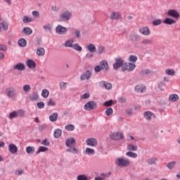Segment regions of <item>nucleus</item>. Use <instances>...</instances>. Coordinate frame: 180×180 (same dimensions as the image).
I'll use <instances>...</instances> for the list:
<instances>
[{"instance_id": "obj_56", "label": "nucleus", "mask_w": 180, "mask_h": 180, "mask_svg": "<svg viewBox=\"0 0 180 180\" xmlns=\"http://www.w3.org/2000/svg\"><path fill=\"white\" fill-rule=\"evenodd\" d=\"M48 106H56V102L53 101V98H49L47 101Z\"/></svg>"}, {"instance_id": "obj_22", "label": "nucleus", "mask_w": 180, "mask_h": 180, "mask_svg": "<svg viewBox=\"0 0 180 180\" xmlns=\"http://www.w3.org/2000/svg\"><path fill=\"white\" fill-rule=\"evenodd\" d=\"M152 73L153 72L150 69H143L139 72V74L141 75V77H144L145 75H151Z\"/></svg>"}, {"instance_id": "obj_39", "label": "nucleus", "mask_w": 180, "mask_h": 180, "mask_svg": "<svg viewBox=\"0 0 180 180\" xmlns=\"http://www.w3.org/2000/svg\"><path fill=\"white\" fill-rule=\"evenodd\" d=\"M49 94H50V92H49V90L46 89L42 90L41 96L44 97L45 99L46 98H49Z\"/></svg>"}, {"instance_id": "obj_54", "label": "nucleus", "mask_w": 180, "mask_h": 180, "mask_svg": "<svg viewBox=\"0 0 180 180\" xmlns=\"http://www.w3.org/2000/svg\"><path fill=\"white\" fill-rule=\"evenodd\" d=\"M161 23H162L161 19H157L153 21V25L154 26H159V25H161Z\"/></svg>"}, {"instance_id": "obj_9", "label": "nucleus", "mask_w": 180, "mask_h": 180, "mask_svg": "<svg viewBox=\"0 0 180 180\" xmlns=\"http://www.w3.org/2000/svg\"><path fill=\"white\" fill-rule=\"evenodd\" d=\"M167 16H171L174 19H178L179 18V13L175 9H170L167 12Z\"/></svg>"}, {"instance_id": "obj_26", "label": "nucleus", "mask_w": 180, "mask_h": 180, "mask_svg": "<svg viewBox=\"0 0 180 180\" xmlns=\"http://www.w3.org/2000/svg\"><path fill=\"white\" fill-rule=\"evenodd\" d=\"M149 165H157V162H158V159L157 158H151L147 161Z\"/></svg>"}, {"instance_id": "obj_50", "label": "nucleus", "mask_w": 180, "mask_h": 180, "mask_svg": "<svg viewBox=\"0 0 180 180\" xmlns=\"http://www.w3.org/2000/svg\"><path fill=\"white\" fill-rule=\"evenodd\" d=\"M104 51H105V47H103V46H98L97 48V54H103Z\"/></svg>"}, {"instance_id": "obj_23", "label": "nucleus", "mask_w": 180, "mask_h": 180, "mask_svg": "<svg viewBox=\"0 0 180 180\" xmlns=\"http://www.w3.org/2000/svg\"><path fill=\"white\" fill-rule=\"evenodd\" d=\"M67 153H71L72 154H78V149L75 148V146H68V148L66 150Z\"/></svg>"}, {"instance_id": "obj_7", "label": "nucleus", "mask_w": 180, "mask_h": 180, "mask_svg": "<svg viewBox=\"0 0 180 180\" xmlns=\"http://www.w3.org/2000/svg\"><path fill=\"white\" fill-rule=\"evenodd\" d=\"M67 32H68L67 27L61 25H58L56 27V32L57 33V34H66Z\"/></svg>"}, {"instance_id": "obj_46", "label": "nucleus", "mask_w": 180, "mask_h": 180, "mask_svg": "<svg viewBox=\"0 0 180 180\" xmlns=\"http://www.w3.org/2000/svg\"><path fill=\"white\" fill-rule=\"evenodd\" d=\"M126 155L127 157H130L131 158H137V154L133 152H127L126 153Z\"/></svg>"}, {"instance_id": "obj_33", "label": "nucleus", "mask_w": 180, "mask_h": 180, "mask_svg": "<svg viewBox=\"0 0 180 180\" xmlns=\"http://www.w3.org/2000/svg\"><path fill=\"white\" fill-rule=\"evenodd\" d=\"M34 19L32 18H30L27 15H25L22 17V22L23 23H30V22H33Z\"/></svg>"}, {"instance_id": "obj_24", "label": "nucleus", "mask_w": 180, "mask_h": 180, "mask_svg": "<svg viewBox=\"0 0 180 180\" xmlns=\"http://www.w3.org/2000/svg\"><path fill=\"white\" fill-rule=\"evenodd\" d=\"M39 99V94L37 92H32L30 96V100L31 102H36Z\"/></svg>"}, {"instance_id": "obj_44", "label": "nucleus", "mask_w": 180, "mask_h": 180, "mask_svg": "<svg viewBox=\"0 0 180 180\" xmlns=\"http://www.w3.org/2000/svg\"><path fill=\"white\" fill-rule=\"evenodd\" d=\"M72 43H74V40H72V39L67 40L65 42V46L66 47H73Z\"/></svg>"}, {"instance_id": "obj_32", "label": "nucleus", "mask_w": 180, "mask_h": 180, "mask_svg": "<svg viewBox=\"0 0 180 180\" xmlns=\"http://www.w3.org/2000/svg\"><path fill=\"white\" fill-rule=\"evenodd\" d=\"M62 133H63V131L60 129L55 130L54 133H53V136H54L55 139H60V137H61Z\"/></svg>"}, {"instance_id": "obj_18", "label": "nucleus", "mask_w": 180, "mask_h": 180, "mask_svg": "<svg viewBox=\"0 0 180 180\" xmlns=\"http://www.w3.org/2000/svg\"><path fill=\"white\" fill-rule=\"evenodd\" d=\"M13 68L14 70H17L18 71H24V70L26 69V66L22 63H18L13 66Z\"/></svg>"}, {"instance_id": "obj_29", "label": "nucleus", "mask_w": 180, "mask_h": 180, "mask_svg": "<svg viewBox=\"0 0 180 180\" xmlns=\"http://www.w3.org/2000/svg\"><path fill=\"white\" fill-rule=\"evenodd\" d=\"M87 49L90 53H96V46L94 44H89Z\"/></svg>"}, {"instance_id": "obj_49", "label": "nucleus", "mask_w": 180, "mask_h": 180, "mask_svg": "<svg viewBox=\"0 0 180 180\" xmlns=\"http://www.w3.org/2000/svg\"><path fill=\"white\" fill-rule=\"evenodd\" d=\"M77 180H89L88 176H85V174L78 175L77 177Z\"/></svg>"}, {"instance_id": "obj_13", "label": "nucleus", "mask_w": 180, "mask_h": 180, "mask_svg": "<svg viewBox=\"0 0 180 180\" xmlns=\"http://www.w3.org/2000/svg\"><path fill=\"white\" fill-rule=\"evenodd\" d=\"M99 86L101 88H105V89L110 90L112 89V84L106 81H101L99 82Z\"/></svg>"}, {"instance_id": "obj_12", "label": "nucleus", "mask_w": 180, "mask_h": 180, "mask_svg": "<svg viewBox=\"0 0 180 180\" xmlns=\"http://www.w3.org/2000/svg\"><path fill=\"white\" fill-rule=\"evenodd\" d=\"M120 16H122L120 13L117 11H112L110 15V20H119Z\"/></svg>"}, {"instance_id": "obj_4", "label": "nucleus", "mask_w": 180, "mask_h": 180, "mask_svg": "<svg viewBox=\"0 0 180 180\" xmlns=\"http://www.w3.org/2000/svg\"><path fill=\"white\" fill-rule=\"evenodd\" d=\"M129 40L132 43H139L141 41V37L136 32L131 33L129 35Z\"/></svg>"}, {"instance_id": "obj_60", "label": "nucleus", "mask_w": 180, "mask_h": 180, "mask_svg": "<svg viewBox=\"0 0 180 180\" xmlns=\"http://www.w3.org/2000/svg\"><path fill=\"white\" fill-rule=\"evenodd\" d=\"M129 61H131V63H136L137 61V56L133 55L130 56Z\"/></svg>"}, {"instance_id": "obj_42", "label": "nucleus", "mask_w": 180, "mask_h": 180, "mask_svg": "<svg viewBox=\"0 0 180 180\" xmlns=\"http://www.w3.org/2000/svg\"><path fill=\"white\" fill-rule=\"evenodd\" d=\"M22 90L24 92H30V91H32V87H30V85L29 84H25L23 86Z\"/></svg>"}, {"instance_id": "obj_40", "label": "nucleus", "mask_w": 180, "mask_h": 180, "mask_svg": "<svg viewBox=\"0 0 180 180\" xmlns=\"http://www.w3.org/2000/svg\"><path fill=\"white\" fill-rule=\"evenodd\" d=\"M146 89V86H141L140 85H136L135 86V91L136 92H143Z\"/></svg>"}, {"instance_id": "obj_14", "label": "nucleus", "mask_w": 180, "mask_h": 180, "mask_svg": "<svg viewBox=\"0 0 180 180\" xmlns=\"http://www.w3.org/2000/svg\"><path fill=\"white\" fill-rule=\"evenodd\" d=\"M99 67L104 70V72H108L109 71V64L108 63V61L106 60H102L100 62Z\"/></svg>"}, {"instance_id": "obj_31", "label": "nucleus", "mask_w": 180, "mask_h": 180, "mask_svg": "<svg viewBox=\"0 0 180 180\" xmlns=\"http://www.w3.org/2000/svg\"><path fill=\"white\" fill-rule=\"evenodd\" d=\"M179 99V96L177 94H172L169 97V100L171 102H176Z\"/></svg>"}, {"instance_id": "obj_63", "label": "nucleus", "mask_w": 180, "mask_h": 180, "mask_svg": "<svg viewBox=\"0 0 180 180\" xmlns=\"http://www.w3.org/2000/svg\"><path fill=\"white\" fill-rule=\"evenodd\" d=\"M89 96H91L89 93H85L84 94L81 96V99H88V98H89Z\"/></svg>"}, {"instance_id": "obj_43", "label": "nucleus", "mask_w": 180, "mask_h": 180, "mask_svg": "<svg viewBox=\"0 0 180 180\" xmlns=\"http://www.w3.org/2000/svg\"><path fill=\"white\" fill-rule=\"evenodd\" d=\"M65 129L66 130H68V131H73V130H75V127L71 124H68L65 126Z\"/></svg>"}, {"instance_id": "obj_62", "label": "nucleus", "mask_w": 180, "mask_h": 180, "mask_svg": "<svg viewBox=\"0 0 180 180\" xmlns=\"http://www.w3.org/2000/svg\"><path fill=\"white\" fill-rule=\"evenodd\" d=\"M75 35L77 39H79L81 37V32L78 30H75Z\"/></svg>"}, {"instance_id": "obj_15", "label": "nucleus", "mask_w": 180, "mask_h": 180, "mask_svg": "<svg viewBox=\"0 0 180 180\" xmlns=\"http://www.w3.org/2000/svg\"><path fill=\"white\" fill-rule=\"evenodd\" d=\"M77 144V141L73 137L69 138L65 141L66 147H72V146H75Z\"/></svg>"}, {"instance_id": "obj_5", "label": "nucleus", "mask_w": 180, "mask_h": 180, "mask_svg": "<svg viewBox=\"0 0 180 180\" xmlns=\"http://www.w3.org/2000/svg\"><path fill=\"white\" fill-rule=\"evenodd\" d=\"M111 140H123L124 136L122 132H113L110 135Z\"/></svg>"}, {"instance_id": "obj_35", "label": "nucleus", "mask_w": 180, "mask_h": 180, "mask_svg": "<svg viewBox=\"0 0 180 180\" xmlns=\"http://www.w3.org/2000/svg\"><path fill=\"white\" fill-rule=\"evenodd\" d=\"M26 44H27V41H26V39L22 38L18 40V45L20 47H26Z\"/></svg>"}, {"instance_id": "obj_1", "label": "nucleus", "mask_w": 180, "mask_h": 180, "mask_svg": "<svg viewBox=\"0 0 180 180\" xmlns=\"http://www.w3.org/2000/svg\"><path fill=\"white\" fill-rule=\"evenodd\" d=\"M72 18V13L68 10H65L59 15L60 22H68Z\"/></svg>"}, {"instance_id": "obj_10", "label": "nucleus", "mask_w": 180, "mask_h": 180, "mask_svg": "<svg viewBox=\"0 0 180 180\" xmlns=\"http://www.w3.org/2000/svg\"><path fill=\"white\" fill-rule=\"evenodd\" d=\"M6 94L8 98H15L16 93L13 87H8L6 89Z\"/></svg>"}, {"instance_id": "obj_34", "label": "nucleus", "mask_w": 180, "mask_h": 180, "mask_svg": "<svg viewBox=\"0 0 180 180\" xmlns=\"http://www.w3.org/2000/svg\"><path fill=\"white\" fill-rule=\"evenodd\" d=\"M35 151H36V149L33 146H27L26 148V153L27 154H34Z\"/></svg>"}, {"instance_id": "obj_51", "label": "nucleus", "mask_w": 180, "mask_h": 180, "mask_svg": "<svg viewBox=\"0 0 180 180\" xmlns=\"http://www.w3.org/2000/svg\"><path fill=\"white\" fill-rule=\"evenodd\" d=\"M141 44H153V41L151 39H145L143 40V41L141 42Z\"/></svg>"}, {"instance_id": "obj_61", "label": "nucleus", "mask_w": 180, "mask_h": 180, "mask_svg": "<svg viewBox=\"0 0 180 180\" xmlns=\"http://www.w3.org/2000/svg\"><path fill=\"white\" fill-rule=\"evenodd\" d=\"M166 84L164 82H160V84L158 85V87L160 89V91H164L163 86H165Z\"/></svg>"}, {"instance_id": "obj_8", "label": "nucleus", "mask_w": 180, "mask_h": 180, "mask_svg": "<svg viewBox=\"0 0 180 180\" xmlns=\"http://www.w3.org/2000/svg\"><path fill=\"white\" fill-rule=\"evenodd\" d=\"M123 61L124 60L121 57L116 58L115 63L113 64L114 70H117L119 68H121Z\"/></svg>"}, {"instance_id": "obj_45", "label": "nucleus", "mask_w": 180, "mask_h": 180, "mask_svg": "<svg viewBox=\"0 0 180 180\" xmlns=\"http://www.w3.org/2000/svg\"><path fill=\"white\" fill-rule=\"evenodd\" d=\"M175 164H176V161L170 162L167 163V168H169V169H173L174 167H175Z\"/></svg>"}, {"instance_id": "obj_16", "label": "nucleus", "mask_w": 180, "mask_h": 180, "mask_svg": "<svg viewBox=\"0 0 180 180\" xmlns=\"http://www.w3.org/2000/svg\"><path fill=\"white\" fill-rule=\"evenodd\" d=\"M139 33H141V34H143L144 36H150V34H151V31H150L148 27H145L139 29Z\"/></svg>"}, {"instance_id": "obj_47", "label": "nucleus", "mask_w": 180, "mask_h": 180, "mask_svg": "<svg viewBox=\"0 0 180 180\" xmlns=\"http://www.w3.org/2000/svg\"><path fill=\"white\" fill-rule=\"evenodd\" d=\"M166 74H167V75H171L172 77H174V75H175V70L172 69H167L166 70Z\"/></svg>"}, {"instance_id": "obj_53", "label": "nucleus", "mask_w": 180, "mask_h": 180, "mask_svg": "<svg viewBox=\"0 0 180 180\" xmlns=\"http://www.w3.org/2000/svg\"><path fill=\"white\" fill-rule=\"evenodd\" d=\"M106 116H110V115H113V109L112 108H109L105 110Z\"/></svg>"}, {"instance_id": "obj_64", "label": "nucleus", "mask_w": 180, "mask_h": 180, "mask_svg": "<svg viewBox=\"0 0 180 180\" xmlns=\"http://www.w3.org/2000/svg\"><path fill=\"white\" fill-rule=\"evenodd\" d=\"M41 144L43 145V146H50V141H49L48 140H47V139H44V141H41Z\"/></svg>"}, {"instance_id": "obj_38", "label": "nucleus", "mask_w": 180, "mask_h": 180, "mask_svg": "<svg viewBox=\"0 0 180 180\" xmlns=\"http://www.w3.org/2000/svg\"><path fill=\"white\" fill-rule=\"evenodd\" d=\"M85 154H86V155H94V154H95V150L90 148H86Z\"/></svg>"}, {"instance_id": "obj_6", "label": "nucleus", "mask_w": 180, "mask_h": 180, "mask_svg": "<svg viewBox=\"0 0 180 180\" xmlns=\"http://www.w3.org/2000/svg\"><path fill=\"white\" fill-rule=\"evenodd\" d=\"M84 109L85 110H88V111L94 110V109H96V103H95V101H94L87 102L84 105Z\"/></svg>"}, {"instance_id": "obj_58", "label": "nucleus", "mask_w": 180, "mask_h": 180, "mask_svg": "<svg viewBox=\"0 0 180 180\" xmlns=\"http://www.w3.org/2000/svg\"><path fill=\"white\" fill-rule=\"evenodd\" d=\"M128 67L129 71H134V68H136V65L134 63H129Z\"/></svg>"}, {"instance_id": "obj_57", "label": "nucleus", "mask_w": 180, "mask_h": 180, "mask_svg": "<svg viewBox=\"0 0 180 180\" xmlns=\"http://www.w3.org/2000/svg\"><path fill=\"white\" fill-rule=\"evenodd\" d=\"M60 89H62L63 91H65V89H67V83L61 82L60 83Z\"/></svg>"}, {"instance_id": "obj_25", "label": "nucleus", "mask_w": 180, "mask_h": 180, "mask_svg": "<svg viewBox=\"0 0 180 180\" xmlns=\"http://www.w3.org/2000/svg\"><path fill=\"white\" fill-rule=\"evenodd\" d=\"M57 119H58V113L53 112L49 116L50 122L54 123V122H57Z\"/></svg>"}, {"instance_id": "obj_41", "label": "nucleus", "mask_w": 180, "mask_h": 180, "mask_svg": "<svg viewBox=\"0 0 180 180\" xmlns=\"http://www.w3.org/2000/svg\"><path fill=\"white\" fill-rule=\"evenodd\" d=\"M137 146L136 145H128L127 146V149L129 150V151H137Z\"/></svg>"}, {"instance_id": "obj_48", "label": "nucleus", "mask_w": 180, "mask_h": 180, "mask_svg": "<svg viewBox=\"0 0 180 180\" xmlns=\"http://www.w3.org/2000/svg\"><path fill=\"white\" fill-rule=\"evenodd\" d=\"M73 49L74 50H76V51H82V47H81L78 44H75L73 45Z\"/></svg>"}, {"instance_id": "obj_59", "label": "nucleus", "mask_w": 180, "mask_h": 180, "mask_svg": "<svg viewBox=\"0 0 180 180\" xmlns=\"http://www.w3.org/2000/svg\"><path fill=\"white\" fill-rule=\"evenodd\" d=\"M37 106L38 109H43L44 108V103L43 101L38 102Z\"/></svg>"}, {"instance_id": "obj_36", "label": "nucleus", "mask_w": 180, "mask_h": 180, "mask_svg": "<svg viewBox=\"0 0 180 180\" xmlns=\"http://www.w3.org/2000/svg\"><path fill=\"white\" fill-rule=\"evenodd\" d=\"M122 71L124 72V71H127L129 70V65H127V63L124 60L122 61V64L121 65Z\"/></svg>"}, {"instance_id": "obj_21", "label": "nucleus", "mask_w": 180, "mask_h": 180, "mask_svg": "<svg viewBox=\"0 0 180 180\" xmlns=\"http://www.w3.org/2000/svg\"><path fill=\"white\" fill-rule=\"evenodd\" d=\"M2 28L3 30L6 32V30L9 29V24L6 21H2V22L0 23V32H2Z\"/></svg>"}, {"instance_id": "obj_17", "label": "nucleus", "mask_w": 180, "mask_h": 180, "mask_svg": "<svg viewBox=\"0 0 180 180\" xmlns=\"http://www.w3.org/2000/svg\"><path fill=\"white\" fill-rule=\"evenodd\" d=\"M87 146H91V147H95L98 144V141L94 138H90L86 141Z\"/></svg>"}, {"instance_id": "obj_30", "label": "nucleus", "mask_w": 180, "mask_h": 180, "mask_svg": "<svg viewBox=\"0 0 180 180\" xmlns=\"http://www.w3.org/2000/svg\"><path fill=\"white\" fill-rule=\"evenodd\" d=\"M176 22L174 20L171 19L169 18H165V20L163 21V23H165V25H174Z\"/></svg>"}, {"instance_id": "obj_20", "label": "nucleus", "mask_w": 180, "mask_h": 180, "mask_svg": "<svg viewBox=\"0 0 180 180\" xmlns=\"http://www.w3.org/2000/svg\"><path fill=\"white\" fill-rule=\"evenodd\" d=\"M8 150L11 154H16V153H18V146L11 143L8 146Z\"/></svg>"}, {"instance_id": "obj_28", "label": "nucleus", "mask_w": 180, "mask_h": 180, "mask_svg": "<svg viewBox=\"0 0 180 180\" xmlns=\"http://www.w3.org/2000/svg\"><path fill=\"white\" fill-rule=\"evenodd\" d=\"M46 54V50H44V48H39L37 50V56H39V57H41L42 56H44Z\"/></svg>"}, {"instance_id": "obj_19", "label": "nucleus", "mask_w": 180, "mask_h": 180, "mask_svg": "<svg viewBox=\"0 0 180 180\" xmlns=\"http://www.w3.org/2000/svg\"><path fill=\"white\" fill-rule=\"evenodd\" d=\"M26 65L31 70H33L34 68H36V62L32 59H28L26 61Z\"/></svg>"}, {"instance_id": "obj_37", "label": "nucleus", "mask_w": 180, "mask_h": 180, "mask_svg": "<svg viewBox=\"0 0 180 180\" xmlns=\"http://www.w3.org/2000/svg\"><path fill=\"white\" fill-rule=\"evenodd\" d=\"M46 151H49V148L45 146H40L37 151V154H40V153H46Z\"/></svg>"}, {"instance_id": "obj_11", "label": "nucleus", "mask_w": 180, "mask_h": 180, "mask_svg": "<svg viewBox=\"0 0 180 180\" xmlns=\"http://www.w3.org/2000/svg\"><path fill=\"white\" fill-rule=\"evenodd\" d=\"M92 75V73L90 72V70H86L84 73H82L80 76L81 81H85L86 79L87 81L91 78Z\"/></svg>"}, {"instance_id": "obj_2", "label": "nucleus", "mask_w": 180, "mask_h": 180, "mask_svg": "<svg viewBox=\"0 0 180 180\" xmlns=\"http://www.w3.org/2000/svg\"><path fill=\"white\" fill-rule=\"evenodd\" d=\"M115 164L121 168L123 167H129V165H130V160L124 158H120L116 159Z\"/></svg>"}, {"instance_id": "obj_27", "label": "nucleus", "mask_w": 180, "mask_h": 180, "mask_svg": "<svg viewBox=\"0 0 180 180\" xmlns=\"http://www.w3.org/2000/svg\"><path fill=\"white\" fill-rule=\"evenodd\" d=\"M22 33H25V34L30 35L32 34V33H33V30H32V28L29 27H25L22 30Z\"/></svg>"}, {"instance_id": "obj_3", "label": "nucleus", "mask_w": 180, "mask_h": 180, "mask_svg": "<svg viewBox=\"0 0 180 180\" xmlns=\"http://www.w3.org/2000/svg\"><path fill=\"white\" fill-rule=\"evenodd\" d=\"M143 117H144V119H146V120H147L148 122H151V120H154V119L157 117V116H155V114H154L151 111L144 112Z\"/></svg>"}, {"instance_id": "obj_52", "label": "nucleus", "mask_w": 180, "mask_h": 180, "mask_svg": "<svg viewBox=\"0 0 180 180\" xmlns=\"http://www.w3.org/2000/svg\"><path fill=\"white\" fill-rule=\"evenodd\" d=\"M43 29L44 30H48V32H49V33H51V25L50 24H48V25H45L43 26Z\"/></svg>"}, {"instance_id": "obj_55", "label": "nucleus", "mask_w": 180, "mask_h": 180, "mask_svg": "<svg viewBox=\"0 0 180 180\" xmlns=\"http://www.w3.org/2000/svg\"><path fill=\"white\" fill-rule=\"evenodd\" d=\"M113 105V100H110L108 101H105L103 103V106H106V108H109V106H112Z\"/></svg>"}]
</instances>
